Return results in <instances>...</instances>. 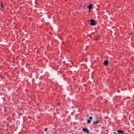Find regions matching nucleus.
Listing matches in <instances>:
<instances>
[{
    "label": "nucleus",
    "mask_w": 134,
    "mask_h": 134,
    "mask_svg": "<svg viewBox=\"0 0 134 134\" xmlns=\"http://www.w3.org/2000/svg\"><path fill=\"white\" fill-rule=\"evenodd\" d=\"M60 104V103H57V105H59Z\"/></svg>",
    "instance_id": "f8f14e48"
},
{
    "label": "nucleus",
    "mask_w": 134,
    "mask_h": 134,
    "mask_svg": "<svg viewBox=\"0 0 134 134\" xmlns=\"http://www.w3.org/2000/svg\"><path fill=\"white\" fill-rule=\"evenodd\" d=\"M98 37H97L96 38H95V39L96 40H97L98 39Z\"/></svg>",
    "instance_id": "9d476101"
},
{
    "label": "nucleus",
    "mask_w": 134,
    "mask_h": 134,
    "mask_svg": "<svg viewBox=\"0 0 134 134\" xmlns=\"http://www.w3.org/2000/svg\"><path fill=\"white\" fill-rule=\"evenodd\" d=\"M108 63V61L107 60H105L104 63V64L105 65H107Z\"/></svg>",
    "instance_id": "39448f33"
},
{
    "label": "nucleus",
    "mask_w": 134,
    "mask_h": 134,
    "mask_svg": "<svg viewBox=\"0 0 134 134\" xmlns=\"http://www.w3.org/2000/svg\"><path fill=\"white\" fill-rule=\"evenodd\" d=\"M91 121L89 119L88 120H87V122L88 123H89L91 122Z\"/></svg>",
    "instance_id": "6e6552de"
},
{
    "label": "nucleus",
    "mask_w": 134,
    "mask_h": 134,
    "mask_svg": "<svg viewBox=\"0 0 134 134\" xmlns=\"http://www.w3.org/2000/svg\"><path fill=\"white\" fill-rule=\"evenodd\" d=\"M114 133L115 134H116V132H114Z\"/></svg>",
    "instance_id": "ddd939ff"
},
{
    "label": "nucleus",
    "mask_w": 134,
    "mask_h": 134,
    "mask_svg": "<svg viewBox=\"0 0 134 134\" xmlns=\"http://www.w3.org/2000/svg\"><path fill=\"white\" fill-rule=\"evenodd\" d=\"M91 22L90 25H91L94 26L96 25L97 23V21L93 19H91L90 20Z\"/></svg>",
    "instance_id": "f257e3e1"
},
{
    "label": "nucleus",
    "mask_w": 134,
    "mask_h": 134,
    "mask_svg": "<svg viewBox=\"0 0 134 134\" xmlns=\"http://www.w3.org/2000/svg\"><path fill=\"white\" fill-rule=\"evenodd\" d=\"M93 8V4H90L87 6V8L88 9L89 11H90L91 9Z\"/></svg>",
    "instance_id": "f03ea898"
},
{
    "label": "nucleus",
    "mask_w": 134,
    "mask_h": 134,
    "mask_svg": "<svg viewBox=\"0 0 134 134\" xmlns=\"http://www.w3.org/2000/svg\"><path fill=\"white\" fill-rule=\"evenodd\" d=\"M99 123L98 121H96L93 122V124H97V123Z\"/></svg>",
    "instance_id": "423d86ee"
},
{
    "label": "nucleus",
    "mask_w": 134,
    "mask_h": 134,
    "mask_svg": "<svg viewBox=\"0 0 134 134\" xmlns=\"http://www.w3.org/2000/svg\"><path fill=\"white\" fill-rule=\"evenodd\" d=\"M47 130H48V129L47 128H46L45 129H44V131L45 132H47Z\"/></svg>",
    "instance_id": "0eeeda50"
},
{
    "label": "nucleus",
    "mask_w": 134,
    "mask_h": 134,
    "mask_svg": "<svg viewBox=\"0 0 134 134\" xmlns=\"http://www.w3.org/2000/svg\"><path fill=\"white\" fill-rule=\"evenodd\" d=\"M89 118L90 120H91L92 119V117H89Z\"/></svg>",
    "instance_id": "1a4fd4ad"
},
{
    "label": "nucleus",
    "mask_w": 134,
    "mask_h": 134,
    "mask_svg": "<svg viewBox=\"0 0 134 134\" xmlns=\"http://www.w3.org/2000/svg\"><path fill=\"white\" fill-rule=\"evenodd\" d=\"M82 130L83 131L87 133L89 132V131L86 128H83Z\"/></svg>",
    "instance_id": "7ed1b4c3"
},
{
    "label": "nucleus",
    "mask_w": 134,
    "mask_h": 134,
    "mask_svg": "<svg viewBox=\"0 0 134 134\" xmlns=\"http://www.w3.org/2000/svg\"><path fill=\"white\" fill-rule=\"evenodd\" d=\"M1 7L2 8H3L4 7H3L2 5V4L1 6Z\"/></svg>",
    "instance_id": "9b49d317"
},
{
    "label": "nucleus",
    "mask_w": 134,
    "mask_h": 134,
    "mask_svg": "<svg viewBox=\"0 0 134 134\" xmlns=\"http://www.w3.org/2000/svg\"><path fill=\"white\" fill-rule=\"evenodd\" d=\"M118 134H122L124 132L121 130H118L117 131Z\"/></svg>",
    "instance_id": "20e7f679"
}]
</instances>
